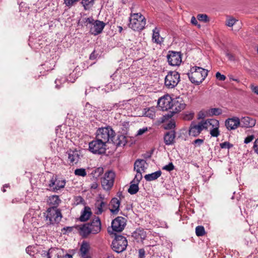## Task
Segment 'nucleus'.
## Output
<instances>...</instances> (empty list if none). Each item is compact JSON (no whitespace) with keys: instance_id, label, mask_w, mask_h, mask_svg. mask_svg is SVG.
Listing matches in <instances>:
<instances>
[{"instance_id":"obj_8","label":"nucleus","mask_w":258,"mask_h":258,"mask_svg":"<svg viewBox=\"0 0 258 258\" xmlns=\"http://www.w3.org/2000/svg\"><path fill=\"white\" fill-rule=\"evenodd\" d=\"M127 241L126 238L122 235H117L112 241V249L117 253H120L126 249Z\"/></svg>"},{"instance_id":"obj_59","label":"nucleus","mask_w":258,"mask_h":258,"mask_svg":"<svg viewBox=\"0 0 258 258\" xmlns=\"http://www.w3.org/2000/svg\"><path fill=\"white\" fill-rule=\"evenodd\" d=\"M251 89L256 94L258 95V86H254L253 85H250Z\"/></svg>"},{"instance_id":"obj_16","label":"nucleus","mask_w":258,"mask_h":258,"mask_svg":"<svg viewBox=\"0 0 258 258\" xmlns=\"http://www.w3.org/2000/svg\"><path fill=\"white\" fill-rule=\"evenodd\" d=\"M204 130H205V127L202 120L199 122L197 124L195 122H191L189 128V135L197 137Z\"/></svg>"},{"instance_id":"obj_27","label":"nucleus","mask_w":258,"mask_h":258,"mask_svg":"<svg viewBox=\"0 0 258 258\" xmlns=\"http://www.w3.org/2000/svg\"><path fill=\"white\" fill-rule=\"evenodd\" d=\"M222 109L220 108H210L206 111V114L204 115L202 114V115H200V118H204L206 116H212L214 115H219L222 114Z\"/></svg>"},{"instance_id":"obj_49","label":"nucleus","mask_w":258,"mask_h":258,"mask_svg":"<svg viewBox=\"0 0 258 258\" xmlns=\"http://www.w3.org/2000/svg\"><path fill=\"white\" fill-rule=\"evenodd\" d=\"M174 168V166L172 163H169L168 165L165 166L163 169L164 170H166L168 171H170L172 170H173Z\"/></svg>"},{"instance_id":"obj_54","label":"nucleus","mask_w":258,"mask_h":258,"mask_svg":"<svg viewBox=\"0 0 258 258\" xmlns=\"http://www.w3.org/2000/svg\"><path fill=\"white\" fill-rule=\"evenodd\" d=\"M148 131V128L147 127H143L142 128H140L138 130L137 135V136H141L144 133H145L146 132Z\"/></svg>"},{"instance_id":"obj_38","label":"nucleus","mask_w":258,"mask_h":258,"mask_svg":"<svg viewBox=\"0 0 258 258\" xmlns=\"http://www.w3.org/2000/svg\"><path fill=\"white\" fill-rule=\"evenodd\" d=\"M57 250V249L56 248H50L47 251H43L42 252V255H43V256H46L47 258H51L52 253H55Z\"/></svg>"},{"instance_id":"obj_41","label":"nucleus","mask_w":258,"mask_h":258,"mask_svg":"<svg viewBox=\"0 0 258 258\" xmlns=\"http://www.w3.org/2000/svg\"><path fill=\"white\" fill-rule=\"evenodd\" d=\"M196 233L198 236H202L205 235V228L202 226H198L196 228Z\"/></svg>"},{"instance_id":"obj_39","label":"nucleus","mask_w":258,"mask_h":258,"mask_svg":"<svg viewBox=\"0 0 258 258\" xmlns=\"http://www.w3.org/2000/svg\"><path fill=\"white\" fill-rule=\"evenodd\" d=\"M103 171V168L101 167H99L94 169L92 171V174L93 175L94 177H98L102 174Z\"/></svg>"},{"instance_id":"obj_30","label":"nucleus","mask_w":258,"mask_h":258,"mask_svg":"<svg viewBox=\"0 0 258 258\" xmlns=\"http://www.w3.org/2000/svg\"><path fill=\"white\" fill-rule=\"evenodd\" d=\"M159 31V29L157 27H155V29L153 30L152 41L153 42L157 44H161L163 42V38L160 36Z\"/></svg>"},{"instance_id":"obj_58","label":"nucleus","mask_w":258,"mask_h":258,"mask_svg":"<svg viewBox=\"0 0 258 258\" xmlns=\"http://www.w3.org/2000/svg\"><path fill=\"white\" fill-rule=\"evenodd\" d=\"M139 254L140 258H144L145 251L144 249H140L139 250Z\"/></svg>"},{"instance_id":"obj_34","label":"nucleus","mask_w":258,"mask_h":258,"mask_svg":"<svg viewBox=\"0 0 258 258\" xmlns=\"http://www.w3.org/2000/svg\"><path fill=\"white\" fill-rule=\"evenodd\" d=\"M161 171L158 170L151 174H146L144 177L147 181H151L159 178L161 175Z\"/></svg>"},{"instance_id":"obj_31","label":"nucleus","mask_w":258,"mask_h":258,"mask_svg":"<svg viewBox=\"0 0 258 258\" xmlns=\"http://www.w3.org/2000/svg\"><path fill=\"white\" fill-rule=\"evenodd\" d=\"M92 214L91 209L88 207H85L84 210L81 212V215L80 217V220L82 222L87 221L90 217Z\"/></svg>"},{"instance_id":"obj_14","label":"nucleus","mask_w":258,"mask_h":258,"mask_svg":"<svg viewBox=\"0 0 258 258\" xmlns=\"http://www.w3.org/2000/svg\"><path fill=\"white\" fill-rule=\"evenodd\" d=\"M146 162L143 159H138L134 163V170L136 171V180L137 181L141 180L142 178V173L145 172V164Z\"/></svg>"},{"instance_id":"obj_4","label":"nucleus","mask_w":258,"mask_h":258,"mask_svg":"<svg viewBox=\"0 0 258 258\" xmlns=\"http://www.w3.org/2000/svg\"><path fill=\"white\" fill-rule=\"evenodd\" d=\"M46 224L54 225L57 224L62 218L61 211L58 208L50 207L44 213Z\"/></svg>"},{"instance_id":"obj_12","label":"nucleus","mask_w":258,"mask_h":258,"mask_svg":"<svg viewBox=\"0 0 258 258\" xmlns=\"http://www.w3.org/2000/svg\"><path fill=\"white\" fill-rule=\"evenodd\" d=\"M167 59L170 66H179L182 61V55L180 52L169 51Z\"/></svg>"},{"instance_id":"obj_35","label":"nucleus","mask_w":258,"mask_h":258,"mask_svg":"<svg viewBox=\"0 0 258 258\" xmlns=\"http://www.w3.org/2000/svg\"><path fill=\"white\" fill-rule=\"evenodd\" d=\"M143 115L144 116L148 117L151 119L154 118L155 117V108L153 107L145 108L143 112Z\"/></svg>"},{"instance_id":"obj_47","label":"nucleus","mask_w":258,"mask_h":258,"mask_svg":"<svg viewBox=\"0 0 258 258\" xmlns=\"http://www.w3.org/2000/svg\"><path fill=\"white\" fill-rule=\"evenodd\" d=\"M226 56L227 57L229 60L230 61H235L237 60V59L236 58L235 56L229 52H226Z\"/></svg>"},{"instance_id":"obj_57","label":"nucleus","mask_w":258,"mask_h":258,"mask_svg":"<svg viewBox=\"0 0 258 258\" xmlns=\"http://www.w3.org/2000/svg\"><path fill=\"white\" fill-rule=\"evenodd\" d=\"M191 23L192 24L195 25V26H198V27H200V25H198V20H197V19L195 17H192L191 19Z\"/></svg>"},{"instance_id":"obj_23","label":"nucleus","mask_w":258,"mask_h":258,"mask_svg":"<svg viewBox=\"0 0 258 258\" xmlns=\"http://www.w3.org/2000/svg\"><path fill=\"white\" fill-rule=\"evenodd\" d=\"M120 205L119 200L116 198H112L109 204V209L111 213L113 214H117L119 211Z\"/></svg>"},{"instance_id":"obj_25","label":"nucleus","mask_w":258,"mask_h":258,"mask_svg":"<svg viewBox=\"0 0 258 258\" xmlns=\"http://www.w3.org/2000/svg\"><path fill=\"white\" fill-rule=\"evenodd\" d=\"M112 144H113L116 147H123L125 145L127 141L126 137L124 135H118L116 139L114 137L113 141H111Z\"/></svg>"},{"instance_id":"obj_9","label":"nucleus","mask_w":258,"mask_h":258,"mask_svg":"<svg viewBox=\"0 0 258 258\" xmlns=\"http://www.w3.org/2000/svg\"><path fill=\"white\" fill-rule=\"evenodd\" d=\"M179 81V74L176 71H170L165 78L164 84L166 88L172 89L177 85Z\"/></svg>"},{"instance_id":"obj_64","label":"nucleus","mask_w":258,"mask_h":258,"mask_svg":"<svg viewBox=\"0 0 258 258\" xmlns=\"http://www.w3.org/2000/svg\"><path fill=\"white\" fill-rule=\"evenodd\" d=\"M118 30H119V32L120 33L121 32V31H122L123 29H122V27L121 26H118Z\"/></svg>"},{"instance_id":"obj_45","label":"nucleus","mask_w":258,"mask_h":258,"mask_svg":"<svg viewBox=\"0 0 258 258\" xmlns=\"http://www.w3.org/2000/svg\"><path fill=\"white\" fill-rule=\"evenodd\" d=\"M197 19L199 21L204 22L209 21L208 17L206 14H199L197 16Z\"/></svg>"},{"instance_id":"obj_50","label":"nucleus","mask_w":258,"mask_h":258,"mask_svg":"<svg viewBox=\"0 0 258 258\" xmlns=\"http://www.w3.org/2000/svg\"><path fill=\"white\" fill-rule=\"evenodd\" d=\"M34 247L32 246H29L26 248V251L30 255H32L34 254Z\"/></svg>"},{"instance_id":"obj_44","label":"nucleus","mask_w":258,"mask_h":258,"mask_svg":"<svg viewBox=\"0 0 258 258\" xmlns=\"http://www.w3.org/2000/svg\"><path fill=\"white\" fill-rule=\"evenodd\" d=\"M80 0H63V4L68 8L74 6Z\"/></svg>"},{"instance_id":"obj_2","label":"nucleus","mask_w":258,"mask_h":258,"mask_svg":"<svg viewBox=\"0 0 258 258\" xmlns=\"http://www.w3.org/2000/svg\"><path fill=\"white\" fill-rule=\"evenodd\" d=\"M207 70L199 67H193L190 69L187 76L190 82L196 85L200 84L208 75Z\"/></svg>"},{"instance_id":"obj_19","label":"nucleus","mask_w":258,"mask_h":258,"mask_svg":"<svg viewBox=\"0 0 258 258\" xmlns=\"http://www.w3.org/2000/svg\"><path fill=\"white\" fill-rule=\"evenodd\" d=\"M105 24L99 20H95L91 26H89L90 33L95 36L100 34L103 30Z\"/></svg>"},{"instance_id":"obj_21","label":"nucleus","mask_w":258,"mask_h":258,"mask_svg":"<svg viewBox=\"0 0 258 258\" xmlns=\"http://www.w3.org/2000/svg\"><path fill=\"white\" fill-rule=\"evenodd\" d=\"M65 155L67 156L68 161L70 164L77 163L80 159V155L77 151L70 150L66 153Z\"/></svg>"},{"instance_id":"obj_53","label":"nucleus","mask_w":258,"mask_h":258,"mask_svg":"<svg viewBox=\"0 0 258 258\" xmlns=\"http://www.w3.org/2000/svg\"><path fill=\"white\" fill-rule=\"evenodd\" d=\"M175 126V122L173 120L170 121L167 124V129H172Z\"/></svg>"},{"instance_id":"obj_63","label":"nucleus","mask_w":258,"mask_h":258,"mask_svg":"<svg viewBox=\"0 0 258 258\" xmlns=\"http://www.w3.org/2000/svg\"><path fill=\"white\" fill-rule=\"evenodd\" d=\"M72 230V228L71 227H64L63 228V230L66 231H67L68 230L69 231H71Z\"/></svg>"},{"instance_id":"obj_40","label":"nucleus","mask_w":258,"mask_h":258,"mask_svg":"<svg viewBox=\"0 0 258 258\" xmlns=\"http://www.w3.org/2000/svg\"><path fill=\"white\" fill-rule=\"evenodd\" d=\"M237 21V20L235 19V18L232 17H228L226 19L225 25L228 27H231L235 24Z\"/></svg>"},{"instance_id":"obj_42","label":"nucleus","mask_w":258,"mask_h":258,"mask_svg":"<svg viewBox=\"0 0 258 258\" xmlns=\"http://www.w3.org/2000/svg\"><path fill=\"white\" fill-rule=\"evenodd\" d=\"M74 173L77 176L85 177L87 175L86 170L84 168H78L75 170Z\"/></svg>"},{"instance_id":"obj_62","label":"nucleus","mask_w":258,"mask_h":258,"mask_svg":"<svg viewBox=\"0 0 258 258\" xmlns=\"http://www.w3.org/2000/svg\"><path fill=\"white\" fill-rule=\"evenodd\" d=\"M121 105H123V104H117L116 103V104H115L113 106L112 108L113 109H117L118 107H120Z\"/></svg>"},{"instance_id":"obj_11","label":"nucleus","mask_w":258,"mask_h":258,"mask_svg":"<svg viewBox=\"0 0 258 258\" xmlns=\"http://www.w3.org/2000/svg\"><path fill=\"white\" fill-rule=\"evenodd\" d=\"M115 174V173L109 170L105 173L101 180V185L104 189L108 190L113 186Z\"/></svg>"},{"instance_id":"obj_13","label":"nucleus","mask_w":258,"mask_h":258,"mask_svg":"<svg viewBox=\"0 0 258 258\" xmlns=\"http://www.w3.org/2000/svg\"><path fill=\"white\" fill-rule=\"evenodd\" d=\"M80 68H78V66H77L73 70V72L69 74V76L67 78H61V79H56L55 81V83L56 84L55 87L57 89H59L60 88L59 84H61V82L63 83L65 82L66 81L74 83L76 79L78 78V77L80 75L81 73L79 71Z\"/></svg>"},{"instance_id":"obj_18","label":"nucleus","mask_w":258,"mask_h":258,"mask_svg":"<svg viewBox=\"0 0 258 258\" xmlns=\"http://www.w3.org/2000/svg\"><path fill=\"white\" fill-rule=\"evenodd\" d=\"M126 224V220L122 217H117L111 223L112 230L116 232H121Z\"/></svg>"},{"instance_id":"obj_15","label":"nucleus","mask_w":258,"mask_h":258,"mask_svg":"<svg viewBox=\"0 0 258 258\" xmlns=\"http://www.w3.org/2000/svg\"><path fill=\"white\" fill-rule=\"evenodd\" d=\"M173 99L169 95H166L160 98L158 101V106L163 111L171 109Z\"/></svg>"},{"instance_id":"obj_51","label":"nucleus","mask_w":258,"mask_h":258,"mask_svg":"<svg viewBox=\"0 0 258 258\" xmlns=\"http://www.w3.org/2000/svg\"><path fill=\"white\" fill-rule=\"evenodd\" d=\"M194 117V113L193 112H190L188 114H186L184 116V119L185 120H191Z\"/></svg>"},{"instance_id":"obj_10","label":"nucleus","mask_w":258,"mask_h":258,"mask_svg":"<svg viewBox=\"0 0 258 258\" xmlns=\"http://www.w3.org/2000/svg\"><path fill=\"white\" fill-rule=\"evenodd\" d=\"M89 149L93 153L102 154L105 152L106 144L103 141L96 139L89 143Z\"/></svg>"},{"instance_id":"obj_37","label":"nucleus","mask_w":258,"mask_h":258,"mask_svg":"<svg viewBox=\"0 0 258 258\" xmlns=\"http://www.w3.org/2000/svg\"><path fill=\"white\" fill-rule=\"evenodd\" d=\"M94 4V0H82L81 4L84 7V9L87 10L89 9Z\"/></svg>"},{"instance_id":"obj_20","label":"nucleus","mask_w":258,"mask_h":258,"mask_svg":"<svg viewBox=\"0 0 258 258\" xmlns=\"http://www.w3.org/2000/svg\"><path fill=\"white\" fill-rule=\"evenodd\" d=\"M225 124L227 130H235L240 126V119L237 117L228 118L226 120Z\"/></svg>"},{"instance_id":"obj_5","label":"nucleus","mask_w":258,"mask_h":258,"mask_svg":"<svg viewBox=\"0 0 258 258\" xmlns=\"http://www.w3.org/2000/svg\"><path fill=\"white\" fill-rule=\"evenodd\" d=\"M115 134L114 131L110 126L100 127L97 131L96 138L106 144L113 141V138L115 137Z\"/></svg>"},{"instance_id":"obj_26","label":"nucleus","mask_w":258,"mask_h":258,"mask_svg":"<svg viewBox=\"0 0 258 258\" xmlns=\"http://www.w3.org/2000/svg\"><path fill=\"white\" fill-rule=\"evenodd\" d=\"M90 246L88 243L83 242L81 246L80 255L83 258H91L89 254Z\"/></svg>"},{"instance_id":"obj_29","label":"nucleus","mask_w":258,"mask_h":258,"mask_svg":"<svg viewBox=\"0 0 258 258\" xmlns=\"http://www.w3.org/2000/svg\"><path fill=\"white\" fill-rule=\"evenodd\" d=\"M135 238H136L138 241H142L144 240L146 236V232L143 229H137L135 232L133 233V235Z\"/></svg>"},{"instance_id":"obj_24","label":"nucleus","mask_w":258,"mask_h":258,"mask_svg":"<svg viewBox=\"0 0 258 258\" xmlns=\"http://www.w3.org/2000/svg\"><path fill=\"white\" fill-rule=\"evenodd\" d=\"M240 126L242 127H252L255 125L256 120L250 117L245 116L240 119Z\"/></svg>"},{"instance_id":"obj_28","label":"nucleus","mask_w":258,"mask_h":258,"mask_svg":"<svg viewBox=\"0 0 258 258\" xmlns=\"http://www.w3.org/2000/svg\"><path fill=\"white\" fill-rule=\"evenodd\" d=\"M141 180L137 181L136 180V177L131 182V185L129 188L128 189V192L131 195L136 194L139 189V183Z\"/></svg>"},{"instance_id":"obj_46","label":"nucleus","mask_w":258,"mask_h":258,"mask_svg":"<svg viewBox=\"0 0 258 258\" xmlns=\"http://www.w3.org/2000/svg\"><path fill=\"white\" fill-rule=\"evenodd\" d=\"M220 146L222 149H230L233 145L228 142H225L220 144Z\"/></svg>"},{"instance_id":"obj_52","label":"nucleus","mask_w":258,"mask_h":258,"mask_svg":"<svg viewBox=\"0 0 258 258\" xmlns=\"http://www.w3.org/2000/svg\"><path fill=\"white\" fill-rule=\"evenodd\" d=\"M216 78L220 81H224L226 79V77L221 74L219 72H217L216 74Z\"/></svg>"},{"instance_id":"obj_55","label":"nucleus","mask_w":258,"mask_h":258,"mask_svg":"<svg viewBox=\"0 0 258 258\" xmlns=\"http://www.w3.org/2000/svg\"><path fill=\"white\" fill-rule=\"evenodd\" d=\"M204 140L203 139H198L194 141L193 144L198 146H200L204 143Z\"/></svg>"},{"instance_id":"obj_32","label":"nucleus","mask_w":258,"mask_h":258,"mask_svg":"<svg viewBox=\"0 0 258 258\" xmlns=\"http://www.w3.org/2000/svg\"><path fill=\"white\" fill-rule=\"evenodd\" d=\"M175 137V132L170 131L167 133L164 136V142L166 145H169L173 143Z\"/></svg>"},{"instance_id":"obj_60","label":"nucleus","mask_w":258,"mask_h":258,"mask_svg":"<svg viewBox=\"0 0 258 258\" xmlns=\"http://www.w3.org/2000/svg\"><path fill=\"white\" fill-rule=\"evenodd\" d=\"M98 183L96 182H94L91 184V188L95 189L98 187Z\"/></svg>"},{"instance_id":"obj_61","label":"nucleus","mask_w":258,"mask_h":258,"mask_svg":"<svg viewBox=\"0 0 258 258\" xmlns=\"http://www.w3.org/2000/svg\"><path fill=\"white\" fill-rule=\"evenodd\" d=\"M57 258H73V257L71 254H66L63 256L58 255Z\"/></svg>"},{"instance_id":"obj_33","label":"nucleus","mask_w":258,"mask_h":258,"mask_svg":"<svg viewBox=\"0 0 258 258\" xmlns=\"http://www.w3.org/2000/svg\"><path fill=\"white\" fill-rule=\"evenodd\" d=\"M60 202V200L59 199V197L56 195L49 197L47 201L49 206H51L50 207H55V208H57V207Z\"/></svg>"},{"instance_id":"obj_22","label":"nucleus","mask_w":258,"mask_h":258,"mask_svg":"<svg viewBox=\"0 0 258 258\" xmlns=\"http://www.w3.org/2000/svg\"><path fill=\"white\" fill-rule=\"evenodd\" d=\"M95 213L97 215H101L108 209L107 203L103 199L98 200L95 203Z\"/></svg>"},{"instance_id":"obj_7","label":"nucleus","mask_w":258,"mask_h":258,"mask_svg":"<svg viewBox=\"0 0 258 258\" xmlns=\"http://www.w3.org/2000/svg\"><path fill=\"white\" fill-rule=\"evenodd\" d=\"M205 130H208L210 128V134L212 137H217L220 135L219 130L220 124L219 121L216 119H207L203 120Z\"/></svg>"},{"instance_id":"obj_3","label":"nucleus","mask_w":258,"mask_h":258,"mask_svg":"<svg viewBox=\"0 0 258 258\" xmlns=\"http://www.w3.org/2000/svg\"><path fill=\"white\" fill-rule=\"evenodd\" d=\"M129 21L128 27L135 31H141L146 24L145 17L140 13H131Z\"/></svg>"},{"instance_id":"obj_17","label":"nucleus","mask_w":258,"mask_h":258,"mask_svg":"<svg viewBox=\"0 0 258 258\" xmlns=\"http://www.w3.org/2000/svg\"><path fill=\"white\" fill-rule=\"evenodd\" d=\"M185 103L182 98L180 97L173 99L171 112L172 113H176L184 109L185 107Z\"/></svg>"},{"instance_id":"obj_1","label":"nucleus","mask_w":258,"mask_h":258,"mask_svg":"<svg viewBox=\"0 0 258 258\" xmlns=\"http://www.w3.org/2000/svg\"><path fill=\"white\" fill-rule=\"evenodd\" d=\"M80 235L87 237L89 234H96L101 230V222L98 217L93 218L90 222L79 226Z\"/></svg>"},{"instance_id":"obj_48","label":"nucleus","mask_w":258,"mask_h":258,"mask_svg":"<svg viewBox=\"0 0 258 258\" xmlns=\"http://www.w3.org/2000/svg\"><path fill=\"white\" fill-rule=\"evenodd\" d=\"M254 139V136L253 135H249L246 137L244 141L245 144H248L251 142Z\"/></svg>"},{"instance_id":"obj_43","label":"nucleus","mask_w":258,"mask_h":258,"mask_svg":"<svg viewBox=\"0 0 258 258\" xmlns=\"http://www.w3.org/2000/svg\"><path fill=\"white\" fill-rule=\"evenodd\" d=\"M83 21L85 24V25L89 28V26H91L93 22L95 21V20L93 18V17H89V18H85L83 19Z\"/></svg>"},{"instance_id":"obj_56","label":"nucleus","mask_w":258,"mask_h":258,"mask_svg":"<svg viewBox=\"0 0 258 258\" xmlns=\"http://www.w3.org/2000/svg\"><path fill=\"white\" fill-rule=\"evenodd\" d=\"M253 148L254 152L258 154V138L255 140Z\"/></svg>"},{"instance_id":"obj_6","label":"nucleus","mask_w":258,"mask_h":258,"mask_svg":"<svg viewBox=\"0 0 258 258\" xmlns=\"http://www.w3.org/2000/svg\"><path fill=\"white\" fill-rule=\"evenodd\" d=\"M66 180L57 175H53L51 177L48 184V189L53 192H57L64 187Z\"/></svg>"},{"instance_id":"obj_36","label":"nucleus","mask_w":258,"mask_h":258,"mask_svg":"<svg viewBox=\"0 0 258 258\" xmlns=\"http://www.w3.org/2000/svg\"><path fill=\"white\" fill-rule=\"evenodd\" d=\"M95 110V107H93L92 105H91L89 103H87L86 104L84 108L85 114L88 116H91L92 114V112H93Z\"/></svg>"}]
</instances>
